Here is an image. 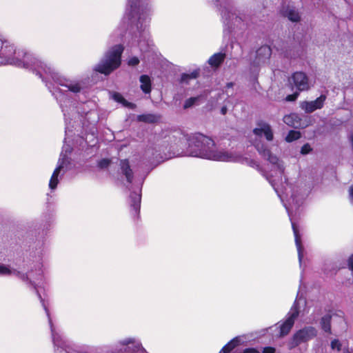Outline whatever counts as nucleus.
<instances>
[{"label":"nucleus","instance_id":"f8f14e48","mask_svg":"<svg viewBox=\"0 0 353 353\" xmlns=\"http://www.w3.org/2000/svg\"><path fill=\"white\" fill-rule=\"evenodd\" d=\"M326 96L322 94L314 101H303L300 106L305 112L311 113L316 110L322 108Z\"/></svg>","mask_w":353,"mask_h":353},{"label":"nucleus","instance_id":"c9c22d12","mask_svg":"<svg viewBox=\"0 0 353 353\" xmlns=\"http://www.w3.org/2000/svg\"><path fill=\"white\" fill-rule=\"evenodd\" d=\"M347 267L351 271L353 272V254H351L348 258Z\"/></svg>","mask_w":353,"mask_h":353},{"label":"nucleus","instance_id":"dca6fc26","mask_svg":"<svg viewBox=\"0 0 353 353\" xmlns=\"http://www.w3.org/2000/svg\"><path fill=\"white\" fill-rule=\"evenodd\" d=\"M10 275H14L23 281L28 279V276L27 275L22 274L14 269H11L8 265H6L3 264L0 265V276Z\"/></svg>","mask_w":353,"mask_h":353},{"label":"nucleus","instance_id":"9d476101","mask_svg":"<svg viewBox=\"0 0 353 353\" xmlns=\"http://www.w3.org/2000/svg\"><path fill=\"white\" fill-rule=\"evenodd\" d=\"M34 283L35 285H37L35 283V281H34ZM34 289L37 292V294L39 296V299H40V301L43 305V307L46 313V315L48 318V321H49V324H50V330H51V332H52V341H53V343H54V345L55 346H58V347H62L63 345V342L61 338V336H59V334L58 333L56 332L55 331V329L54 327V325L52 324V319H51V317H50V312H49V310L48 309V307L47 305H46L45 302H44V300L42 299L41 294H39L37 288V286L34 285Z\"/></svg>","mask_w":353,"mask_h":353},{"label":"nucleus","instance_id":"4c0bfd02","mask_svg":"<svg viewBox=\"0 0 353 353\" xmlns=\"http://www.w3.org/2000/svg\"><path fill=\"white\" fill-rule=\"evenodd\" d=\"M299 93L296 92L292 94L288 95L286 100L289 101H294L298 97Z\"/></svg>","mask_w":353,"mask_h":353},{"label":"nucleus","instance_id":"79ce46f5","mask_svg":"<svg viewBox=\"0 0 353 353\" xmlns=\"http://www.w3.org/2000/svg\"><path fill=\"white\" fill-rule=\"evenodd\" d=\"M221 113H222L223 114H226V112H227V108H226V107H225V106H224V107H223V108H221Z\"/></svg>","mask_w":353,"mask_h":353},{"label":"nucleus","instance_id":"72a5a7b5","mask_svg":"<svg viewBox=\"0 0 353 353\" xmlns=\"http://www.w3.org/2000/svg\"><path fill=\"white\" fill-rule=\"evenodd\" d=\"M331 347L332 349L333 350H335L336 349L337 350H340L341 349V343H339V341L336 339L335 340H333L332 342H331Z\"/></svg>","mask_w":353,"mask_h":353},{"label":"nucleus","instance_id":"e433bc0d","mask_svg":"<svg viewBox=\"0 0 353 353\" xmlns=\"http://www.w3.org/2000/svg\"><path fill=\"white\" fill-rule=\"evenodd\" d=\"M38 272H38V276H37V278H34V277L32 276V272H30V274H29V276H30V278H32V277L35 281L41 280V279H42V276H42V273H43V272H42V270H41V269H39V270H38Z\"/></svg>","mask_w":353,"mask_h":353},{"label":"nucleus","instance_id":"6e6552de","mask_svg":"<svg viewBox=\"0 0 353 353\" xmlns=\"http://www.w3.org/2000/svg\"><path fill=\"white\" fill-rule=\"evenodd\" d=\"M316 334L317 332L313 327H307L299 330L294 334L289 343V348L292 349L301 343L311 340L316 336Z\"/></svg>","mask_w":353,"mask_h":353},{"label":"nucleus","instance_id":"7ed1b4c3","mask_svg":"<svg viewBox=\"0 0 353 353\" xmlns=\"http://www.w3.org/2000/svg\"><path fill=\"white\" fill-rule=\"evenodd\" d=\"M254 145L259 153L270 162L271 165L270 171L265 172L263 174L270 183L274 190L278 194V196L282 199V196L279 192L278 186L279 183H282L283 181L284 167L282 162L279 161L276 156L272 155L264 144L255 143Z\"/></svg>","mask_w":353,"mask_h":353},{"label":"nucleus","instance_id":"49530a36","mask_svg":"<svg viewBox=\"0 0 353 353\" xmlns=\"http://www.w3.org/2000/svg\"><path fill=\"white\" fill-rule=\"evenodd\" d=\"M0 65H2V64H1V63H0Z\"/></svg>","mask_w":353,"mask_h":353},{"label":"nucleus","instance_id":"2f4dec72","mask_svg":"<svg viewBox=\"0 0 353 353\" xmlns=\"http://www.w3.org/2000/svg\"><path fill=\"white\" fill-rule=\"evenodd\" d=\"M139 46L141 51H148V49L150 48V43L148 41H146L145 45V41H140L139 42Z\"/></svg>","mask_w":353,"mask_h":353},{"label":"nucleus","instance_id":"a18cd8bd","mask_svg":"<svg viewBox=\"0 0 353 353\" xmlns=\"http://www.w3.org/2000/svg\"><path fill=\"white\" fill-rule=\"evenodd\" d=\"M344 353H351V352H350L349 351H346Z\"/></svg>","mask_w":353,"mask_h":353},{"label":"nucleus","instance_id":"bb28decb","mask_svg":"<svg viewBox=\"0 0 353 353\" xmlns=\"http://www.w3.org/2000/svg\"><path fill=\"white\" fill-rule=\"evenodd\" d=\"M199 70H195L193 72H192L190 74L184 73L181 75V81L183 83V82L187 83V82H188V81L190 79H194L197 78V77L199 76Z\"/></svg>","mask_w":353,"mask_h":353},{"label":"nucleus","instance_id":"39448f33","mask_svg":"<svg viewBox=\"0 0 353 353\" xmlns=\"http://www.w3.org/2000/svg\"><path fill=\"white\" fill-rule=\"evenodd\" d=\"M123 51V46H114L105 53L104 58L95 66L94 70L105 75L110 74L120 66Z\"/></svg>","mask_w":353,"mask_h":353},{"label":"nucleus","instance_id":"aec40b11","mask_svg":"<svg viewBox=\"0 0 353 353\" xmlns=\"http://www.w3.org/2000/svg\"><path fill=\"white\" fill-rule=\"evenodd\" d=\"M283 121L289 126L298 128L299 125V116L296 114H290L283 117Z\"/></svg>","mask_w":353,"mask_h":353},{"label":"nucleus","instance_id":"f257e3e1","mask_svg":"<svg viewBox=\"0 0 353 353\" xmlns=\"http://www.w3.org/2000/svg\"><path fill=\"white\" fill-rule=\"evenodd\" d=\"M0 63L2 65H14L36 71L43 81L52 79L54 83L53 88H51L48 83L46 85L60 103L65 117L66 114L63 103L67 105L68 103L71 102L68 92L77 93L81 89V86L78 82L70 81L62 77L50 67L36 59L32 54L23 50H17L14 45L8 41H2L0 50Z\"/></svg>","mask_w":353,"mask_h":353},{"label":"nucleus","instance_id":"7c9ffc66","mask_svg":"<svg viewBox=\"0 0 353 353\" xmlns=\"http://www.w3.org/2000/svg\"><path fill=\"white\" fill-rule=\"evenodd\" d=\"M110 163V161L109 159H103L100 160L98 162V166L100 168H105L109 165Z\"/></svg>","mask_w":353,"mask_h":353},{"label":"nucleus","instance_id":"ea45409f","mask_svg":"<svg viewBox=\"0 0 353 353\" xmlns=\"http://www.w3.org/2000/svg\"><path fill=\"white\" fill-rule=\"evenodd\" d=\"M243 353H260V352L254 348H247Z\"/></svg>","mask_w":353,"mask_h":353},{"label":"nucleus","instance_id":"a19ab883","mask_svg":"<svg viewBox=\"0 0 353 353\" xmlns=\"http://www.w3.org/2000/svg\"><path fill=\"white\" fill-rule=\"evenodd\" d=\"M349 197L351 201H353V185L350 186L349 188Z\"/></svg>","mask_w":353,"mask_h":353},{"label":"nucleus","instance_id":"412c9836","mask_svg":"<svg viewBox=\"0 0 353 353\" xmlns=\"http://www.w3.org/2000/svg\"><path fill=\"white\" fill-rule=\"evenodd\" d=\"M225 54L219 52L213 54L208 60V63L213 67L219 66L224 60Z\"/></svg>","mask_w":353,"mask_h":353},{"label":"nucleus","instance_id":"5701e85b","mask_svg":"<svg viewBox=\"0 0 353 353\" xmlns=\"http://www.w3.org/2000/svg\"><path fill=\"white\" fill-rule=\"evenodd\" d=\"M111 97L115 101L123 104V106L132 108L134 105L130 102H128L123 97L119 92L111 93Z\"/></svg>","mask_w":353,"mask_h":353},{"label":"nucleus","instance_id":"4468645a","mask_svg":"<svg viewBox=\"0 0 353 353\" xmlns=\"http://www.w3.org/2000/svg\"><path fill=\"white\" fill-rule=\"evenodd\" d=\"M141 192V190H139ZM130 207H131V214L133 216H137L139 215L140 211V204L141 195L140 192H133L130 194Z\"/></svg>","mask_w":353,"mask_h":353},{"label":"nucleus","instance_id":"c03bdc74","mask_svg":"<svg viewBox=\"0 0 353 353\" xmlns=\"http://www.w3.org/2000/svg\"><path fill=\"white\" fill-rule=\"evenodd\" d=\"M349 139H350V141L353 142V135L350 134L349 136Z\"/></svg>","mask_w":353,"mask_h":353},{"label":"nucleus","instance_id":"4be33fe9","mask_svg":"<svg viewBox=\"0 0 353 353\" xmlns=\"http://www.w3.org/2000/svg\"><path fill=\"white\" fill-rule=\"evenodd\" d=\"M239 342L240 339L239 338L233 339L222 348L219 353H230L239 344Z\"/></svg>","mask_w":353,"mask_h":353},{"label":"nucleus","instance_id":"6ab92c4d","mask_svg":"<svg viewBox=\"0 0 353 353\" xmlns=\"http://www.w3.org/2000/svg\"><path fill=\"white\" fill-rule=\"evenodd\" d=\"M272 54V50L268 46H261L256 51V57L259 60L268 59L270 57Z\"/></svg>","mask_w":353,"mask_h":353},{"label":"nucleus","instance_id":"1a4fd4ad","mask_svg":"<svg viewBox=\"0 0 353 353\" xmlns=\"http://www.w3.org/2000/svg\"><path fill=\"white\" fill-rule=\"evenodd\" d=\"M298 315L299 310L295 302L288 313L285 321L279 326V336H283L289 333Z\"/></svg>","mask_w":353,"mask_h":353},{"label":"nucleus","instance_id":"f704fd0d","mask_svg":"<svg viewBox=\"0 0 353 353\" xmlns=\"http://www.w3.org/2000/svg\"><path fill=\"white\" fill-rule=\"evenodd\" d=\"M139 60L136 57L130 58L128 61V65H132V66L137 65V64H139Z\"/></svg>","mask_w":353,"mask_h":353},{"label":"nucleus","instance_id":"a878e982","mask_svg":"<svg viewBox=\"0 0 353 353\" xmlns=\"http://www.w3.org/2000/svg\"><path fill=\"white\" fill-rule=\"evenodd\" d=\"M159 117L154 114H143L139 116V120L146 123H154L159 120Z\"/></svg>","mask_w":353,"mask_h":353},{"label":"nucleus","instance_id":"20e7f679","mask_svg":"<svg viewBox=\"0 0 353 353\" xmlns=\"http://www.w3.org/2000/svg\"><path fill=\"white\" fill-rule=\"evenodd\" d=\"M306 193L298 192L297 190H293L291 197L288 201V203H284L285 208L288 213V216L291 221L300 263H301L303 259V248L301 245V239L299 232L298 227L295 222V216L296 214V211H298L299 208L302 205Z\"/></svg>","mask_w":353,"mask_h":353},{"label":"nucleus","instance_id":"ddd939ff","mask_svg":"<svg viewBox=\"0 0 353 353\" xmlns=\"http://www.w3.org/2000/svg\"><path fill=\"white\" fill-rule=\"evenodd\" d=\"M254 134L257 137H261L263 134L268 141L273 139V133L270 125L265 123H259V127L253 130Z\"/></svg>","mask_w":353,"mask_h":353},{"label":"nucleus","instance_id":"2eb2a0df","mask_svg":"<svg viewBox=\"0 0 353 353\" xmlns=\"http://www.w3.org/2000/svg\"><path fill=\"white\" fill-rule=\"evenodd\" d=\"M122 344L125 346L123 353H141V352H143L141 344L132 339L125 340L122 342Z\"/></svg>","mask_w":353,"mask_h":353},{"label":"nucleus","instance_id":"423d86ee","mask_svg":"<svg viewBox=\"0 0 353 353\" xmlns=\"http://www.w3.org/2000/svg\"><path fill=\"white\" fill-rule=\"evenodd\" d=\"M148 10L140 4V0H128L124 19L128 17L129 21H132V18L138 17V23L141 24V28L143 23L148 22Z\"/></svg>","mask_w":353,"mask_h":353},{"label":"nucleus","instance_id":"58836bf2","mask_svg":"<svg viewBox=\"0 0 353 353\" xmlns=\"http://www.w3.org/2000/svg\"><path fill=\"white\" fill-rule=\"evenodd\" d=\"M275 349L272 347H266L263 350V353H274Z\"/></svg>","mask_w":353,"mask_h":353},{"label":"nucleus","instance_id":"0eeeda50","mask_svg":"<svg viewBox=\"0 0 353 353\" xmlns=\"http://www.w3.org/2000/svg\"><path fill=\"white\" fill-rule=\"evenodd\" d=\"M71 152V148L69 145H64L63 147V150L60 154V157L58 161V164L55 170H54L51 179L49 183V188L51 190H54L56 188L59 180L58 176L61 172V170L64 168L66 162L68 161V154Z\"/></svg>","mask_w":353,"mask_h":353},{"label":"nucleus","instance_id":"b1692460","mask_svg":"<svg viewBox=\"0 0 353 353\" xmlns=\"http://www.w3.org/2000/svg\"><path fill=\"white\" fill-rule=\"evenodd\" d=\"M283 15L287 17L292 21H298L300 19L299 12L294 9H287L283 11Z\"/></svg>","mask_w":353,"mask_h":353},{"label":"nucleus","instance_id":"c756f323","mask_svg":"<svg viewBox=\"0 0 353 353\" xmlns=\"http://www.w3.org/2000/svg\"><path fill=\"white\" fill-rule=\"evenodd\" d=\"M197 100H198L197 97H191V98L187 99L183 105L184 108L187 109L188 108H190L196 103V101Z\"/></svg>","mask_w":353,"mask_h":353},{"label":"nucleus","instance_id":"cd10ccee","mask_svg":"<svg viewBox=\"0 0 353 353\" xmlns=\"http://www.w3.org/2000/svg\"><path fill=\"white\" fill-rule=\"evenodd\" d=\"M301 137V134L299 131L290 130L287 137H285V140L288 142H292L299 139Z\"/></svg>","mask_w":353,"mask_h":353},{"label":"nucleus","instance_id":"9b49d317","mask_svg":"<svg viewBox=\"0 0 353 353\" xmlns=\"http://www.w3.org/2000/svg\"><path fill=\"white\" fill-rule=\"evenodd\" d=\"M290 82H292L299 91L307 90L310 88L307 77L302 72H294Z\"/></svg>","mask_w":353,"mask_h":353},{"label":"nucleus","instance_id":"f03ea898","mask_svg":"<svg viewBox=\"0 0 353 353\" xmlns=\"http://www.w3.org/2000/svg\"><path fill=\"white\" fill-rule=\"evenodd\" d=\"M189 155L212 161L237 162L246 164L261 171L260 165L254 159L223 149L216 148L214 141L201 133H195L188 139Z\"/></svg>","mask_w":353,"mask_h":353},{"label":"nucleus","instance_id":"473e14b6","mask_svg":"<svg viewBox=\"0 0 353 353\" xmlns=\"http://www.w3.org/2000/svg\"><path fill=\"white\" fill-rule=\"evenodd\" d=\"M312 150L310 145L307 143L303 145L301 148V152L303 154H307Z\"/></svg>","mask_w":353,"mask_h":353},{"label":"nucleus","instance_id":"f3484780","mask_svg":"<svg viewBox=\"0 0 353 353\" xmlns=\"http://www.w3.org/2000/svg\"><path fill=\"white\" fill-rule=\"evenodd\" d=\"M121 169L123 174L125 176L127 181L132 183L133 179V174L130 169L129 162L127 159L121 160L120 163Z\"/></svg>","mask_w":353,"mask_h":353},{"label":"nucleus","instance_id":"c85d7f7f","mask_svg":"<svg viewBox=\"0 0 353 353\" xmlns=\"http://www.w3.org/2000/svg\"><path fill=\"white\" fill-rule=\"evenodd\" d=\"M218 3H220V10H221V14L222 16L223 19H225L227 20L228 19H230L231 18L230 16V11L228 10V8L224 6L222 9V3L221 2V0H216Z\"/></svg>","mask_w":353,"mask_h":353},{"label":"nucleus","instance_id":"a211bd4d","mask_svg":"<svg viewBox=\"0 0 353 353\" xmlns=\"http://www.w3.org/2000/svg\"><path fill=\"white\" fill-rule=\"evenodd\" d=\"M141 83V89L145 94L151 92V80L148 75H141L139 79Z\"/></svg>","mask_w":353,"mask_h":353},{"label":"nucleus","instance_id":"393cba45","mask_svg":"<svg viewBox=\"0 0 353 353\" xmlns=\"http://www.w3.org/2000/svg\"><path fill=\"white\" fill-rule=\"evenodd\" d=\"M330 321L331 316L329 314L324 316L321 319V327L325 332H330L331 331Z\"/></svg>","mask_w":353,"mask_h":353},{"label":"nucleus","instance_id":"37998d69","mask_svg":"<svg viewBox=\"0 0 353 353\" xmlns=\"http://www.w3.org/2000/svg\"><path fill=\"white\" fill-rule=\"evenodd\" d=\"M233 86V83H229L227 84V88H231Z\"/></svg>","mask_w":353,"mask_h":353}]
</instances>
